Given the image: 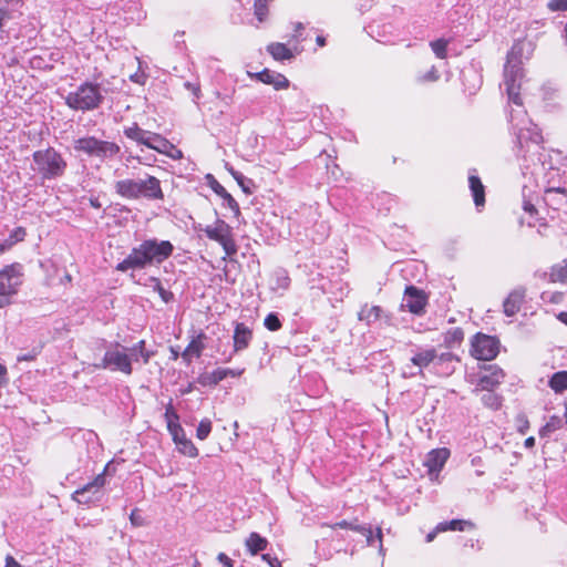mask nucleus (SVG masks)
Returning a JSON list of instances; mask_svg holds the SVG:
<instances>
[{
  "label": "nucleus",
  "mask_w": 567,
  "mask_h": 567,
  "mask_svg": "<svg viewBox=\"0 0 567 567\" xmlns=\"http://www.w3.org/2000/svg\"><path fill=\"white\" fill-rule=\"evenodd\" d=\"M174 246L168 240L147 239L134 247L128 256L115 267L117 271L143 269L152 264H161L173 254Z\"/></svg>",
  "instance_id": "f257e3e1"
},
{
  "label": "nucleus",
  "mask_w": 567,
  "mask_h": 567,
  "mask_svg": "<svg viewBox=\"0 0 567 567\" xmlns=\"http://www.w3.org/2000/svg\"><path fill=\"white\" fill-rule=\"evenodd\" d=\"M114 189L118 196L130 200H137L141 198L147 200L164 199L161 181L153 175H146L144 178L140 179H120L115 182Z\"/></svg>",
  "instance_id": "f03ea898"
},
{
  "label": "nucleus",
  "mask_w": 567,
  "mask_h": 567,
  "mask_svg": "<svg viewBox=\"0 0 567 567\" xmlns=\"http://www.w3.org/2000/svg\"><path fill=\"white\" fill-rule=\"evenodd\" d=\"M511 123L513 126L515 140L516 154L526 157L530 146H539L543 142V136L538 127L533 124L526 116V112L520 110L515 115L511 112Z\"/></svg>",
  "instance_id": "7ed1b4c3"
},
{
  "label": "nucleus",
  "mask_w": 567,
  "mask_h": 567,
  "mask_svg": "<svg viewBox=\"0 0 567 567\" xmlns=\"http://www.w3.org/2000/svg\"><path fill=\"white\" fill-rule=\"evenodd\" d=\"M33 171L42 179H56L64 175L66 169V161L62 154L54 147L35 151L32 154Z\"/></svg>",
  "instance_id": "20e7f679"
},
{
  "label": "nucleus",
  "mask_w": 567,
  "mask_h": 567,
  "mask_svg": "<svg viewBox=\"0 0 567 567\" xmlns=\"http://www.w3.org/2000/svg\"><path fill=\"white\" fill-rule=\"evenodd\" d=\"M102 91L99 83L86 81L65 96V104L73 111H93L103 103Z\"/></svg>",
  "instance_id": "39448f33"
},
{
  "label": "nucleus",
  "mask_w": 567,
  "mask_h": 567,
  "mask_svg": "<svg viewBox=\"0 0 567 567\" xmlns=\"http://www.w3.org/2000/svg\"><path fill=\"white\" fill-rule=\"evenodd\" d=\"M24 281V268L19 262L4 266L0 270V309L9 306Z\"/></svg>",
  "instance_id": "423d86ee"
},
{
  "label": "nucleus",
  "mask_w": 567,
  "mask_h": 567,
  "mask_svg": "<svg viewBox=\"0 0 567 567\" xmlns=\"http://www.w3.org/2000/svg\"><path fill=\"white\" fill-rule=\"evenodd\" d=\"M73 147L78 153L85 154L89 157H95L102 162L115 157L121 151L120 145L116 143L100 140L92 135L75 140Z\"/></svg>",
  "instance_id": "0eeeda50"
},
{
  "label": "nucleus",
  "mask_w": 567,
  "mask_h": 567,
  "mask_svg": "<svg viewBox=\"0 0 567 567\" xmlns=\"http://www.w3.org/2000/svg\"><path fill=\"white\" fill-rule=\"evenodd\" d=\"M132 362H135L128 352L127 348L114 342L105 351L100 364L95 367L99 369H107L111 371H120L126 375L133 372Z\"/></svg>",
  "instance_id": "6e6552de"
},
{
  "label": "nucleus",
  "mask_w": 567,
  "mask_h": 567,
  "mask_svg": "<svg viewBox=\"0 0 567 567\" xmlns=\"http://www.w3.org/2000/svg\"><path fill=\"white\" fill-rule=\"evenodd\" d=\"M522 78L520 61L514 54L512 50L507 54V61L504 65V84L508 95V101L517 106H522L523 102L519 96V80Z\"/></svg>",
  "instance_id": "1a4fd4ad"
},
{
  "label": "nucleus",
  "mask_w": 567,
  "mask_h": 567,
  "mask_svg": "<svg viewBox=\"0 0 567 567\" xmlns=\"http://www.w3.org/2000/svg\"><path fill=\"white\" fill-rule=\"evenodd\" d=\"M205 235L216 243H218L224 251L225 257L231 258L237 254V245L233 236L231 227L223 219H217L214 225H208L204 229Z\"/></svg>",
  "instance_id": "9d476101"
},
{
  "label": "nucleus",
  "mask_w": 567,
  "mask_h": 567,
  "mask_svg": "<svg viewBox=\"0 0 567 567\" xmlns=\"http://www.w3.org/2000/svg\"><path fill=\"white\" fill-rule=\"evenodd\" d=\"M499 351V341L492 336L477 333L472 340L471 353L478 360H493Z\"/></svg>",
  "instance_id": "9b49d317"
},
{
  "label": "nucleus",
  "mask_w": 567,
  "mask_h": 567,
  "mask_svg": "<svg viewBox=\"0 0 567 567\" xmlns=\"http://www.w3.org/2000/svg\"><path fill=\"white\" fill-rule=\"evenodd\" d=\"M109 466L110 464H106L104 471L97 474L93 481L76 489L72 494V499L78 502L79 504H89L90 502H92L94 495H96L106 484L105 473Z\"/></svg>",
  "instance_id": "f8f14e48"
},
{
  "label": "nucleus",
  "mask_w": 567,
  "mask_h": 567,
  "mask_svg": "<svg viewBox=\"0 0 567 567\" xmlns=\"http://www.w3.org/2000/svg\"><path fill=\"white\" fill-rule=\"evenodd\" d=\"M252 340V330L243 322H237L235 324L234 334H233V353L225 360V362H229L233 358V354L241 352L246 350Z\"/></svg>",
  "instance_id": "ddd939ff"
},
{
  "label": "nucleus",
  "mask_w": 567,
  "mask_h": 567,
  "mask_svg": "<svg viewBox=\"0 0 567 567\" xmlns=\"http://www.w3.org/2000/svg\"><path fill=\"white\" fill-rule=\"evenodd\" d=\"M403 302L412 313L420 315L425 308L426 296L414 286H408L404 291Z\"/></svg>",
  "instance_id": "4468645a"
},
{
  "label": "nucleus",
  "mask_w": 567,
  "mask_h": 567,
  "mask_svg": "<svg viewBox=\"0 0 567 567\" xmlns=\"http://www.w3.org/2000/svg\"><path fill=\"white\" fill-rule=\"evenodd\" d=\"M505 378L504 371L495 365L491 364L485 368V372L478 379V386L482 390L491 391L498 386Z\"/></svg>",
  "instance_id": "2eb2a0df"
},
{
  "label": "nucleus",
  "mask_w": 567,
  "mask_h": 567,
  "mask_svg": "<svg viewBox=\"0 0 567 567\" xmlns=\"http://www.w3.org/2000/svg\"><path fill=\"white\" fill-rule=\"evenodd\" d=\"M450 456V451L445 447L432 450L424 461V465L430 473L440 472Z\"/></svg>",
  "instance_id": "dca6fc26"
},
{
  "label": "nucleus",
  "mask_w": 567,
  "mask_h": 567,
  "mask_svg": "<svg viewBox=\"0 0 567 567\" xmlns=\"http://www.w3.org/2000/svg\"><path fill=\"white\" fill-rule=\"evenodd\" d=\"M206 334L200 331L197 336L193 337L188 346L182 353L183 360L189 364L193 358H199L205 349Z\"/></svg>",
  "instance_id": "f3484780"
},
{
  "label": "nucleus",
  "mask_w": 567,
  "mask_h": 567,
  "mask_svg": "<svg viewBox=\"0 0 567 567\" xmlns=\"http://www.w3.org/2000/svg\"><path fill=\"white\" fill-rule=\"evenodd\" d=\"M245 369H224L218 368L213 372L202 378V384L204 385H217L220 381L227 377L238 378L244 373Z\"/></svg>",
  "instance_id": "a211bd4d"
},
{
  "label": "nucleus",
  "mask_w": 567,
  "mask_h": 567,
  "mask_svg": "<svg viewBox=\"0 0 567 567\" xmlns=\"http://www.w3.org/2000/svg\"><path fill=\"white\" fill-rule=\"evenodd\" d=\"M526 290L524 288L514 289L503 302L504 313L507 317L516 315L524 301Z\"/></svg>",
  "instance_id": "6ab92c4d"
},
{
  "label": "nucleus",
  "mask_w": 567,
  "mask_h": 567,
  "mask_svg": "<svg viewBox=\"0 0 567 567\" xmlns=\"http://www.w3.org/2000/svg\"><path fill=\"white\" fill-rule=\"evenodd\" d=\"M256 78L265 84L272 85L276 90L287 89L289 86V80L284 74L268 69L258 72Z\"/></svg>",
  "instance_id": "aec40b11"
},
{
  "label": "nucleus",
  "mask_w": 567,
  "mask_h": 567,
  "mask_svg": "<svg viewBox=\"0 0 567 567\" xmlns=\"http://www.w3.org/2000/svg\"><path fill=\"white\" fill-rule=\"evenodd\" d=\"M207 179L209 181V186L213 189V192L219 197H221L225 200L228 208H230L236 215H238L240 213V209L235 198L226 190V188L218 181L214 178L213 175L208 174Z\"/></svg>",
  "instance_id": "412c9836"
},
{
  "label": "nucleus",
  "mask_w": 567,
  "mask_h": 567,
  "mask_svg": "<svg viewBox=\"0 0 567 567\" xmlns=\"http://www.w3.org/2000/svg\"><path fill=\"white\" fill-rule=\"evenodd\" d=\"M468 186L472 192L474 204L477 208L483 207L485 204V187L481 178L475 174H470Z\"/></svg>",
  "instance_id": "4be33fe9"
},
{
  "label": "nucleus",
  "mask_w": 567,
  "mask_h": 567,
  "mask_svg": "<svg viewBox=\"0 0 567 567\" xmlns=\"http://www.w3.org/2000/svg\"><path fill=\"white\" fill-rule=\"evenodd\" d=\"M124 135L137 144L148 147L152 132L141 128L136 123L124 128Z\"/></svg>",
  "instance_id": "5701e85b"
},
{
  "label": "nucleus",
  "mask_w": 567,
  "mask_h": 567,
  "mask_svg": "<svg viewBox=\"0 0 567 567\" xmlns=\"http://www.w3.org/2000/svg\"><path fill=\"white\" fill-rule=\"evenodd\" d=\"M436 359V350L434 348L419 349L413 357L411 362L419 367L420 370L427 368Z\"/></svg>",
  "instance_id": "b1692460"
},
{
  "label": "nucleus",
  "mask_w": 567,
  "mask_h": 567,
  "mask_svg": "<svg viewBox=\"0 0 567 567\" xmlns=\"http://www.w3.org/2000/svg\"><path fill=\"white\" fill-rule=\"evenodd\" d=\"M127 350L135 362H137L141 359L144 364H147L151 358L154 355L153 351L146 349L145 340H140L133 347L127 348Z\"/></svg>",
  "instance_id": "393cba45"
},
{
  "label": "nucleus",
  "mask_w": 567,
  "mask_h": 567,
  "mask_svg": "<svg viewBox=\"0 0 567 567\" xmlns=\"http://www.w3.org/2000/svg\"><path fill=\"white\" fill-rule=\"evenodd\" d=\"M247 550L250 555H257L259 551H262L268 546V540L265 537H261L258 533H250L245 543Z\"/></svg>",
  "instance_id": "a878e982"
},
{
  "label": "nucleus",
  "mask_w": 567,
  "mask_h": 567,
  "mask_svg": "<svg viewBox=\"0 0 567 567\" xmlns=\"http://www.w3.org/2000/svg\"><path fill=\"white\" fill-rule=\"evenodd\" d=\"M548 386L555 393H563L567 390V371L555 372L548 380Z\"/></svg>",
  "instance_id": "bb28decb"
},
{
  "label": "nucleus",
  "mask_w": 567,
  "mask_h": 567,
  "mask_svg": "<svg viewBox=\"0 0 567 567\" xmlns=\"http://www.w3.org/2000/svg\"><path fill=\"white\" fill-rule=\"evenodd\" d=\"M148 148L158 153H167L168 148H173V144L158 133L152 132Z\"/></svg>",
  "instance_id": "cd10ccee"
},
{
  "label": "nucleus",
  "mask_w": 567,
  "mask_h": 567,
  "mask_svg": "<svg viewBox=\"0 0 567 567\" xmlns=\"http://www.w3.org/2000/svg\"><path fill=\"white\" fill-rule=\"evenodd\" d=\"M474 525L470 520L464 519H452L450 522L440 523L436 526V530L446 532V530H464L466 528H472Z\"/></svg>",
  "instance_id": "c85d7f7f"
},
{
  "label": "nucleus",
  "mask_w": 567,
  "mask_h": 567,
  "mask_svg": "<svg viewBox=\"0 0 567 567\" xmlns=\"http://www.w3.org/2000/svg\"><path fill=\"white\" fill-rule=\"evenodd\" d=\"M549 280L551 282L567 284V259L551 267Z\"/></svg>",
  "instance_id": "c756f323"
},
{
  "label": "nucleus",
  "mask_w": 567,
  "mask_h": 567,
  "mask_svg": "<svg viewBox=\"0 0 567 567\" xmlns=\"http://www.w3.org/2000/svg\"><path fill=\"white\" fill-rule=\"evenodd\" d=\"M275 60L282 61L292 58L291 51L284 43H271L267 48Z\"/></svg>",
  "instance_id": "7c9ffc66"
},
{
  "label": "nucleus",
  "mask_w": 567,
  "mask_h": 567,
  "mask_svg": "<svg viewBox=\"0 0 567 567\" xmlns=\"http://www.w3.org/2000/svg\"><path fill=\"white\" fill-rule=\"evenodd\" d=\"M561 425H563L561 419L559 416L553 415L547 421V423L544 426L540 427L539 436L540 437L549 436L551 433H554L555 431L560 429Z\"/></svg>",
  "instance_id": "2f4dec72"
},
{
  "label": "nucleus",
  "mask_w": 567,
  "mask_h": 567,
  "mask_svg": "<svg viewBox=\"0 0 567 567\" xmlns=\"http://www.w3.org/2000/svg\"><path fill=\"white\" fill-rule=\"evenodd\" d=\"M381 308L379 306L363 307L359 312V319L368 323L377 321L380 317Z\"/></svg>",
  "instance_id": "473e14b6"
},
{
  "label": "nucleus",
  "mask_w": 567,
  "mask_h": 567,
  "mask_svg": "<svg viewBox=\"0 0 567 567\" xmlns=\"http://www.w3.org/2000/svg\"><path fill=\"white\" fill-rule=\"evenodd\" d=\"M482 402L488 409L498 410L502 405V396L491 390L482 396Z\"/></svg>",
  "instance_id": "72a5a7b5"
},
{
  "label": "nucleus",
  "mask_w": 567,
  "mask_h": 567,
  "mask_svg": "<svg viewBox=\"0 0 567 567\" xmlns=\"http://www.w3.org/2000/svg\"><path fill=\"white\" fill-rule=\"evenodd\" d=\"M229 173L246 194H251V186H254L252 179L245 177L241 173L235 171L234 168H229Z\"/></svg>",
  "instance_id": "f704fd0d"
},
{
  "label": "nucleus",
  "mask_w": 567,
  "mask_h": 567,
  "mask_svg": "<svg viewBox=\"0 0 567 567\" xmlns=\"http://www.w3.org/2000/svg\"><path fill=\"white\" fill-rule=\"evenodd\" d=\"M454 355L451 352H436V359L433 362L434 367L445 365L444 373L449 374L452 371V368L450 367V363L453 361Z\"/></svg>",
  "instance_id": "c9c22d12"
},
{
  "label": "nucleus",
  "mask_w": 567,
  "mask_h": 567,
  "mask_svg": "<svg viewBox=\"0 0 567 567\" xmlns=\"http://www.w3.org/2000/svg\"><path fill=\"white\" fill-rule=\"evenodd\" d=\"M178 445L179 451L189 457H196L198 455L197 447L192 443V441L187 440L185 436L176 443Z\"/></svg>",
  "instance_id": "e433bc0d"
},
{
  "label": "nucleus",
  "mask_w": 567,
  "mask_h": 567,
  "mask_svg": "<svg viewBox=\"0 0 567 567\" xmlns=\"http://www.w3.org/2000/svg\"><path fill=\"white\" fill-rule=\"evenodd\" d=\"M269 0H254L255 16L259 22H262L268 14Z\"/></svg>",
  "instance_id": "4c0bfd02"
},
{
  "label": "nucleus",
  "mask_w": 567,
  "mask_h": 567,
  "mask_svg": "<svg viewBox=\"0 0 567 567\" xmlns=\"http://www.w3.org/2000/svg\"><path fill=\"white\" fill-rule=\"evenodd\" d=\"M430 45H431L434 54L439 59L446 58V50H447L449 41H446L445 39H437L435 41H432Z\"/></svg>",
  "instance_id": "58836bf2"
},
{
  "label": "nucleus",
  "mask_w": 567,
  "mask_h": 567,
  "mask_svg": "<svg viewBox=\"0 0 567 567\" xmlns=\"http://www.w3.org/2000/svg\"><path fill=\"white\" fill-rule=\"evenodd\" d=\"M212 421L209 419H203L196 430V436L198 440L204 441L208 437L212 432Z\"/></svg>",
  "instance_id": "ea45409f"
},
{
  "label": "nucleus",
  "mask_w": 567,
  "mask_h": 567,
  "mask_svg": "<svg viewBox=\"0 0 567 567\" xmlns=\"http://www.w3.org/2000/svg\"><path fill=\"white\" fill-rule=\"evenodd\" d=\"M367 538V544L369 546L373 545L374 538H377L380 543V550H382V529L380 527L377 528L375 536L370 527L363 526V532H359Z\"/></svg>",
  "instance_id": "a19ab883"
},
{
  "label": "nucleus",
  "mask_w": 567,
  "mask_h": 567,
  "mask_svg": "<svg viewBox=\"0 0 567 567\" xmlns=\"http://www.w3.org/2000/svg\"><path fill=\"white\" fill-rule=\"evenodd\" d=\"M264 324L269 331H278L282 326L280 319L274 312L267 315Z\"/></svg>",
  "instance_id": "79ce46f5"
},
{
  "label": "nucleus",
  "mask_w": 567,
  "mask_h": 567,
  "mask_svg": "<svg viewBox=\"0 0 567 567\" xmlns=\"http://www.w3.org/2000/svg\"><path fill=\"white\" fill-rule=\"evenodd\" d=\"M290 286V278L284 270L276 272V288L287 290Z\"/></svg>",
  "instance_id": "37998d69"
},
{
  "label": "nucleus",
  "mask_w": 567,
  "mask_h": 567,
  "mask_svg": "<svg viewBox=\"0 0 567 567\" xmlns=\"http://www.w3.org/2000/svg\"><path fill=\"white\" fill-rule=\"evenodd\" d=\"M164 419L166 421L167 427L169 424H176L179 422V416L174 410L172 402H169L165 409Z\"/></svg>",
  "instance_id": "c03bdc74"
},
{
  "label": "nucleus",
  "mask_w": 567,
  "mask_h": 567,
  "mask_svg": "<svg viewBox=\"0 0 567 567\" xmlns=\"http://www.w3.org/2000/svg\"><path fill=\"white\" fill-rule=\"evenodd\" d=\"M440 78L439 72L435 66H432L427 72L424 74H420L417 76V82L425 83V82H435Z\"/></svg>",
  "instance_id": "a18cd8bd"
},
{
  "label": "nucleus",
  "mask_w": 567,
  "mask_h": 567,
  "mask_svg": "<svg viewBox=\"0 0 567 567\" xmlns=\"http://www.w3.org/2000/svg\"><path fill=\"white\" fill-rule=\"evenodd\" d=\"M330 528H342V529H351L354 532H363V525H355L353 523H350L348 520H340L336 524L328 525Z\"/></svg>",
  "instance_id": "49530a36"
},
{
  "label": "nucleus",
  "mask_w": 567,
  "mask_h": 567,
  "mask_svg": "<svg viewBox=\"0 0 567 567\" xmlns=\"http://www.w3.org/2000/svg\"><path fill=\"white\" fill-rule=\"evenodd\" d=\"M167 430L171 433V435L173 436V440L175 443L179 442L183 439V436H185L184 430H183L182 425L179 424V422L176 424H169Z\"/></svg>",
  "instance_id": "de8ad7c7"
},
{
  "label": "nucleus",
  "mask_w": 567,
  "mask_h": 567,
  "mask_svg": "<svg viewBox=\"0 0 567 567\" xmlns=\"http://www.w3.org/2000/svg\"><path fill=\"white\" fill-rule=\"evenodd\" d=\"M25 236H27V230H25V228H23V227H17V228H14V229L10 233V235H9V237H8V238H9L10 240H12V243L16 245V244H18V243H20V241L24 240Z\"/></svg>",
  "instance_id": "09e8293b"
},
{
  "label": "nucleus",
  "mask_w": 567,
  "mask_h": 567,
  "mask_svg": "<svg viewBox=\"0 0 567 567\" xmlns=\"http://www.w3.org/2000/svg\"><path fill=\"white\" fill-rule=\"evenodd\" d=\"M516 426H517V431L522 434H525L527 432V430L529 429V421L527 419V416L523 413L518 414L516 416Z\"/></svg>",
  "instance_id": "8fccbe9b"
},
{
  "label": "nucleus",
  "mask_w": 567,
  "mask_h": 567,
  "mask_svg": "<svg viewBox=\"0 0 567 567\" xmlns=\"http://www.w3.org/2000/svg\"><path fill=\"white\" fill-rule=\"evenodd\" d=\"M130 520H131V524L135 527H140L145 524L144 517L140 514L137 508H135L131 512Z\"/></svg>",
  "instance_id": "3c124183"
},
{
  "label": "nucleus",
  "mask_w": 567,
  "mask_h": 567,
  "mask_svg": "<svg viewBox=\"0 0 567 567\" xmlns=\"http://www.w3.org/2000/svg\"><path fill=\"white\" fill-rule=\"evenodd\" d=\"M548 9L551 11H565L567 10V0H550Z\"/></svg>",
  "instance_id": "603ef678"
},
{
  "label": "nucleus",
  "mask_w": 567,
  "mask_h": 567,
  "mask_svg": "<svg viewBox=\"0 0 567 567\" xmlns=\"http://www.w3.org/2000/svg\"><path fill=\"white\" fill-rule=\"evenodd\" d=\"M261 559L266 561L270 567H282L280 560L277 557H272L269 554H262Z\"/></svg>",
  "instance_id": "864d4df0"
},
{
  "label": "nucleus",
  "mask_w": 567,
  "mask_h": 567,
  "mask_svg": "<svg viewBox=\"0 0 567 567\" xmlns=\"http://www.w3.org/2000/svg\"><path fill=\"white\" fill-rule=\"evenodd\" d=\"M217 560L224 566V567H234V560L229 558L225 553H219L217 555Z\"/></svg>",
  "instance_id": "5fc2aeb1"
},
{
  "label": "nucleus",
  "mask_w": 567,
  "mask_h": 567,
  "mask_svg": "<svg viewBox=\"0 0 567 567\" xmlns=\"http://www.w3.org/2000/svg\"><path fill=\"white\" fill-rule=\"evenodd\" d=\"M164 155H167L168 157L173 159H182L183 158V152L178 150L174 144L173 148H168L167 153H163Z\"/></svg>",
  "instance_id": "6e6d98bb"
},
{
  "label": "nucleus",
  "mask_w": 567,
  "mask_h": 567,
  "mask_svg": "<svg viewBox=\"0 0 567 567\" xmlns=\"http://www.w3.org/2000/svg\"><path fill=\"white\" fill-rule=\"evenodd\" d=\"M9 19H11V11L6 8H0V31H2L4 22Z\"/></svg>",
  "instance_id": "4d7b16f0"
},
{
  "label": "nucleus",
  "mask_w": 567,
  "mask_h": 567,
  "mask_svg": "<svg viewBox=\"0 0 567 567\" xmlns=\"http://www.w3.org/2000/svg\"><path fill=\"white\" fill-rule=\"evenodd\" d=\"M155 280H156L157 290H158V292H159V295H161L162 299H163L165 302H168L173 295H172L171 292L166 291V290L162 287L161 282H159L157 279H155Z\"/></svg>",
  "instance_id": "13d9d810"
},
{
  "label": "nucleus",
  "mask_w": 567,
  "mask_h": 567,
  "mask_svg": "<svg viewBox=\"0 0 567 567\" xmlns=\"http://www.w3.org/2000/svg\"><path fill=\"white\" fill-rule=\"evenodd\" d=\"M7 374H8V371H7L6 365L0 363V386H3L8 383Z\"/></svg>",
  "instance_id": "bf43d9fd"
},
{
  "label": "nucleus",
  "mask_w": 567,
  "mask_h": 567,
  "mask_svg": "<svg viewBox=\"0 0 567 567\" xmlns=\"http://www.w3.org/2000/svg\"><path fill=\"white\" fill-rule=\"evenodd\" d=\"M523 208L526 213H528L529 215H535L537 213V209L536 207L534 206V204H532L529 200H525L524 202V205H523Z\"/></svg>",
  "instance_id": "052dcab7"
},
{
  "label": "nucleus",
  "mask_w": 567,
  "mask_h": 567,
  "mask_svg": "<svg viewBox=\"0 0 567 567\" xmlns=\"http://www.w3.org/2000/svg\"><path fill=\"white\" fill-rule=\"evenodd\" d=\"M14 244L9 238L4 239L2 243H0V255L4 251L9 250L11 247H13Z\"/></svg>",
  "instance_id": "680f3d73"
},
{
  "label": "nucleus",
  "mask_w": 567,
  "mask_h": 567,
  "mask_svg": "<svg viewBox=\"0 0 567 567\" xmlns=\"http://www.w3.org/2000/svg\"><path fill=\"white\" fill-rule=\"evenodd\" d=\"M185 86H186L188 90H190V91L194 93V95H195L196 97H199V92H200V90H199V86H198L197 84H193V83H190V82H186V83H185Z\"/></svg>",
  "instance_id": "e2e57ef3"
},
{
  "label": "nucleus",
  "mask_w": 567,
  "mask_h": 567,
  "mask_svg": "<svg viewBox=\"0 0 567 567\" xmlns=\"http://www.w3.org/2000/svg\"><path fill=\"white\" fill-rule=\"evenodd\" d=\"M452 337H453V340L461 341V340H463L464 333L461 329H455L452 332Z\"/></svg>",
  "instance_id": "0e129e2a"
},
{
  "label": "nucleus",
  "mask_w": 567,
  "mask_h": 567,
  "mask_svg": "<svg viewBox=\"0 0 567 567\" xmlns=\"http://www.w3.org/2000/svg\"><path fill=\"white\" fill-rule=\"evenodd\" d=\"M534 445H535V439H534V436H529V437H527V439L525 440V442H524V446H525L526 449H532V447H534Z\"/></svg>",
  "instance_id": "69168bd1"
},
{
  "label": "nucleus",
  "mask_w": 567,
  "mask_h": 567,
  "mask_svg": "<svg viewBox=\"0 0 567 567\" xmlns=\"http://www.w3.org/2000/svg\"><path fill=\"white\" fill-rule=\"evenodd\" d=\"M131 80L133 82H135V83H141L142 84L143 80H144V75L135 73V74L131 75Z\"/></svg>",
  "instance_id": "338daca9"
},
{
  "label": "nucleus",
  "mask_w": 567,
  "mask_h": 567,
  "mask_svg": "<svg viewBox=\"0 0 567 567\" xmlns=\"http://www.w3.org/2000/svg\"><path fill=\"white\" fill-rule=\"evenodd\" d=\"M90 204L92 207H94L96 209L101 208V203H100L99 198H96V197L90 198Z\"/></svg>",
  "instance_id": "774afa93"
}]
</instances>
